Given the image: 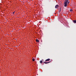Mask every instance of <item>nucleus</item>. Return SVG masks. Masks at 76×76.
I'll use <instances>...</instances> for the list:
<instances>
[{"instance_id":"f257e3e1","label":"nucleus","mask_w":76,"mask_h":76,"mask_svg":"<svg viewBox=\"0 0 76 76\" xmlns=\"http://www.w3.org/2000/svg\"><path fill=\"white\" fill-rule=\"evenodd\" d=\"M68 1H69V0H66L64 2V4H65L64 5V7H66L67 6Z\"/></svg>"},{"instance_id":"f03ea898","label":"nucleus","mask_w":76,"mask_h":76,"mask_svg":"<svg viewBox=\"0 0 76 76\" xmlns=\"http://www.w3.org/2000/svg\"><path fill=\"white\" fill-rule=\"evenodd\" d=\"M58 5H56L55 6V9H57V8H58Z\"/></svg>"},{"instance_id":"7ed1b4c3","label":"nucleus","mask_w":76,"mask_h":76,"mask_svg":"<svg viewBox=\"0 0 76 76\" xmlns=\"http://www.w3.org/2000/svg\"><path fill=\"white\" fill-rule=\"evenodd\" d=\"M50 58H48V59H46V60L45 61V62H46V61H50Z\"/></svg>"},{"instance_id":"20e7f679","label":"nucleus","mask_w":76,"mask_h":76,"mask_svg":"<svg viewBox=\"0 0 76 76\" xmlns=\"http://www.w3.org/2000/svg\"><path fill=\"white\" fill-rule=\"evenodd\" d=\"M50 61L49 62H44L43 63H45V64H47L48 63H50Z\"/></svg>"},{"instance_id":"39448f33","label":"nucleus","mask_w":76,"mask_h":76,"mask_svg":"<svg viewBox=\"0 0 76 76\" xmlns=\"http://www.w3.org/2000/svg\"><path fill=\"white\" fill-rule=\"evenodd\" d=\"M36 42H39V41L38 39H36Z\"/></svg>"},{"instance_id":"423d86ee","label":"nucleus","mask_w":76,"mask_h":76,"mask_svg":"<svg viewBox=\"0 0 76 76\" xmlns=\"http://www.w3.org/2000/svg\"><path fill=\"white\" fill-rule=\"evenodd\" d=\"M73 22L75 23H76V20H73Z\"/></svg>"},{"instance_id":"0eeeda50","label":"nucleus","mask_w":76,"mask_h":76,"mask_svg":"<svg viewBox=\"0 0 76 76\" xmlns=\"http://www.w3.org/2000/svg\"><path fill=\"white\" fill-rule=\"evenodd\" d=\"M40 63H42V61L41 60V61H40Z\"/></svg>"},{"instance_id":"6e6552de","label":"nucleus","mask_w":76,"mask_h":76,"mask_svg":"<svg viewBox=\"0 0 76 76\" xmlns=\"http://www.w3.org/2000/svg\"><path fill=\"white\" fill-rule=\"evenodd\" d=\"M32 61H35V59H34V58H33L32 59Z\"/></svg>"},{"instance_id":"1a4fd4ad","label":"nucleus","mask_w":76,"mask_h":76,"mask_svg":"<svg viewBox=\"0 0 76 76\" xmlns=\"http://www.w3.org/2000/svg\"><path fill=\"white\" fill-rule=\"evenodd\" d=\"M70 12H72L73 11V10L72 9H71L70 10Z\"/></svg>"},{"instance_id":"9d476101","label":"nucleus","mask_w":76,"mask_h":76,"mask_svg":"<svg viewBox=\"0 0 76 76\" xmlns=\"http://www.w3.org/2000/svg\"><path fill=\"white\" fill-rule=\"evenodd\" d=\"M15 12V11H14V12H13V15H14V13Z\"/></svg>"},{"instance_id":"9b49d317","label":"nucleus","mask_w":76,"mask_h":76,"mask_svg":"<svg viewBox=\"0 0 76 76\" xmlns=\"http://www.w3.org/2000/svg\"><path fill=\"white\" fill-rule=\"evenodd\" d=\"M61 9H60V10H59V12H60L61 11Z\"/></svg>"},{"instance_id":"f8f14e48","label":"nucleus","mask_w":76,"mask_h":76,"mask_svg":"<svg viewBox=\"0 0 76 76\" xmlns=\"http://www.w3.org/2000/svg\"><path fill=\"white\" fill-rule=\"evenodd\" d=\"M68 3L69 4V3H70V2H68Z\"/></svg>"}]
</instances>
